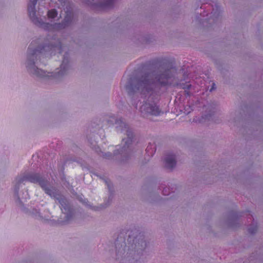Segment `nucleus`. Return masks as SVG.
<instances>
[{"instance_id": "nucleus-12", "label": "nucleus", "mask_w": 263, "mask_h": 263, "mask_svg": "<svg viewBox=\"0 0 263 263\" xmlns=\"http://www.w3.org/2000/svg\"><path fill=\"white\" fill-rule=\"evenodd\" d=\"M163 194L165 195H167L169 194L168 193H166L165 189L163 190Z\"/></svg>"}, {"instance_id": "nucleus-7", "label": "nucleus", "mask_w": 263, "mask_h": 263, "mask_svg": "<svg viewBox=\"0 0 263 263\" xmlns=\"http://www.w3.org/2000/svg\"><path fill=\"white\" fill-rule=\"evenodd\" d=\"M165 166L168 168H172L176 165V159L173 155H167L164 159Z\"/></svg>"}, {"instance_id": "nucleus-14", "label": "nucleus", "mask_w": 263, "mask_h": 263, "mask_svg": "<svg viewBox=\"0 0 263 263\" xmlns=\"http://www.w3.org/2000/svg\"><path fill=\"white\" fill-rule=\"evenodd\" d=\"M122 253V251H120L119 250L118 251V254H117V255H119V254L121 253Z\"/></svg>"}, {"instance_id": "nucleus-11", "label": "nucleus", "mask_w": 263, "mask_h": 263, "mask_svg": "<svg viewBox=\"0 0 263 263\" xmlns=\"http://www.w3.org/2000/svg\"><path fill=\"white\" fill-rule=\"evenodd\" d=\"M192 87L191 85L189 84H187L185 87H183L184 89H186L187 90H189Z\"/></svg>"}, {"instance_id": "nucleus-13", "label": "nucleus", "mask_w": 263, "mask_h": 263, "mask_svg": "<svg viewBox=\"0 0 263 263\" xmlns=\"http://www.w3.org/2000/svg\"><path fill=\"white\" fill-rule=\"evenodd\" d=\"M249 232H250L251 233H254V232H255V231H254V230H252L251 228H250V229H249Z\"/></svg>"}, {"instance_id": "nucleus-5", "label": "nucleus", "mask_w": 263, "mask_h": 263, "mask_svg": "<svg viewBox=\"0 0 263 263\" xmlns=\"http://www.w3.org/2000/svg\"><path fill=\"white\" fill-rule=\"evenodd\" d=\"M114 121H115V124H117L116 127L118 131H120L121 133L125 132V134L127 135V138H124L122 140V142L124 143L121 149L122 153L126 151L129 147L132 142L133 132L129 129L128 126L121 119H115L114 117H111L108 121L113 123Z\"/></svg>"}, {"instance_id": "nucleus-3", "label": "nucleus", "mask_w": 263, "mask_h": 263, "mask_svg": "<svg viewBox=\"0 0 263 263\" xmlns=\"http://www.w3.org/2000/svg\"><path fill=\"white\" fill-rule=\"evenodd\" d=\"M171 74V70H168L158 77L156 78V81L153 80L154 74L149 73L141 79H134L132 80V83L127 85L126 89L130 93L139 92L148 97V100L140 107V111L141 115L145 117L148 116H159L162 112L159 106L155 101H151L154 97L158 96L155 89L157 86H167L171 85L174 80L173 77Z\"/></svg>"}, {"instance_id": "nucleus-17", "label": "nucleus", "mask_w": 263, "mask_h": 263, "mask_svg": "<svg viewBox=\"0 0 263 263\" xmlns=\"http://www.w3.org/2000/svg\"><path fill=\"white\" fill-rule=\"evenodd\" d=\"M110 155H111V154H110V153H109V154H108V156H110Z\"/></svg>"}, {"instance_id": "nucleus-2", "label": "nucleus", "mask_w": 263, "mask_h": 263, "mask_svg": "<svg viewBox=\"0 0 263 263\" xmlns=\"http://www.w3.org/2000/svg\"><path fill=\"white\" fill-rule=\"evenodd\" d=\"M41 40L37 39L32 41L30 44L27 54L26 61L25 63L27 70L34 77L42 79H50L55 81H59L65 76L68 68V53L63 55V60L60 69H57L54 73L46 72L37 68L38 58L41 57H49L55 54L58 51L60 54L63 51L64 47H62L60 42L57 41L55 45H41Z\"/></svg>"}, {"instance_id": "nucleus-1", "label": "nucleus", "mask_w": 263, "mask_h": 263, "mask_svg": "<svg viewBox=\"0 0 263 263\" xmlns=\"http://www.w3.org/2000/svg\"><path fill=\"white\" fill-rule=\"evenodd\" d=\"M66 0H30L29 15L36 26L49 31L64 28L71 21Z\"/></svg>"}, {"instance_id": "nucleus-10", "label": "nucleus", "mask_w": 263, "mask_h": 263, "mask_svg": "<svg viewBox=\"0 0 263 263\" xmlns=\"http://www.w3.org/2000/svg\"><path fill=\"white\" fill-rule=\"evenodd\" d=\"M57 11L54 9L49 10L48 11V16L49 18H54L57 16Z\"/></svg>"}, {"instance_id": "nucleus-9", "label": "nucleus", "mask_w": 263, "mask_h": 263, "mask_svg": "<svg viewBox=\"0 0 263 263\" xmlns=\"http://www.w3.org/2000/svg\"><path fill=\"white\" fill-rule=\"evenodd\" d=\"M156 148L154 145L149 144L147 146L146 152L148 156H152L155 153Z\"/></svg>"}, {"instance_id": "nucleus-16", "label": "nucleus", "mask_w": 263, "mask_h": 263, "mask_svg": "<svg viewBox=\"0 0 263 263\" xmlns=\"http://www.w3.org/2000/svg\"><path fill=\"white\" fill-rule=\"evenodd\" d=\"M39 215H40V216L41 217H43V215H42L41 214V213H39Z\"/></svg>"}, {"instance_id": "nucleus-15", "label": "nucleus", "mask_w": 263, "mask_h": 263, "mask_svg": "<svg viewBox=\"0 0 263 263\" xmlns=\"http://www.w3.org/2000/svg\"><path fill=\"white\" fill-rule=\"evenodd\" d=\"M106 183L107 185V186H109L108 182L107 181L106 182Z\"/></svg>"}, {"instance_id": "nucleus-8", "label": "nucleus", "mask_w": 263, "mask_h": 263, "mask_svg": "<svg viewBox=\"0 0 263 263\" xmlns=\"http://www.w3.org/2000/svg\"><path fill=\"white\" fill-rule=\"evenodd\" d=\"M115 0H103L98 5V6L103 9H107L111 7Z\"/></svg>"}, {"instance_id": "nucleus-6", "label": "nucleus", "mask_w": 263, "mask_h": 263, "mask_svg": "<svg viewBox=\"0 0 263 263\" xmlns=\"http://www.w3.org/2000/svg\"><path fill=\"white\" fill-rule=\"evenodd\" d=\"M140 245V243L139 242L138 243V246H137L136 244H135V247H137V250H135L134 251H132V252H130L129 253V255H128L127 256V257L125 258V260L126 261H128L129 262V263H132L133 262V260H130V259L128 258L130 255L133 256H134L133 258V260H135V259H137L138 258V256H139V254L140 253V251L139 252V249L141 250H142V248H143L144 247H145L146 246V243L144 241H141V248H139V246Z\"/></svg>"}, {"instance_id": "nucleus-4", "label": "nucleus", "mask_w": 263, "mask_h": 263, "mask_svg": "<svg viewBox=\"0 0 263 263\" xmlns=\"http://www.w3.org/2000/svg\"><path fill=\"white\" fill-rule=\"evenodd\" d=\"M26 181L38 183L47 194L59 201L62 212L61 217L64 219L62 220V218H61V219L58 220L59 223L61 224L67 223L72 219L73 212L70 208L67 200L59 194V191L50 186L48 182L38 174L31 173L25 175H20L15 179L13 183L14 192L16 196L18 197V192L20 185L22 184H24Z\"/></svg>"}]
</instances>
